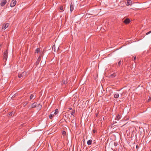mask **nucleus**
I'll return each instance as SVG.
<instances>
[{"label":"nucleus","mask_w":151,"mask_h":151,"mask_svg":"<svg viewBox=\"0 0 151 151\" xmlns=\"http://www.w3.org/2000/svg\"><path fill=\"white\" fill-rule=\"evenodd\" d=\"M59 9L60 10H63V7L62 6H61L60 7Z\"/></svg>","instance_id":"412c9836"},{"label":"nucleus","mask_w":151,"mask_h":151,"mask_svg":"<svg viewBox=\"0 0 151 151\" xmlns=\"http://www.w3.org/2000/svg\"><path fill=\"white\" fill-rule=\"evenodd\" d=\"M66 134V132L65 131H63L62 132V134L63 135H65Z\"/></svg>","instance_id":"393cba45"},{"label":"nucleus","mask_w":151,"mask_h":151,"mask_svg":"<svg viewBox=\"0 0 151 151\" xmlns=\"http://www.w3.org/2000/svg\"><path fill=\"white\" fill-rule=\"evenodd\" d=\"M36 97L33 94H31L30 96V99H35Z\"/></svg>","instance_id":"ddd939ff"},{"label":"nucleus","mask_w":151,"mask_h":151,"mask_svg":"<svg viewBox=\"0 0 151 151\" xmlns=\"http://www.w3.org/2000/svg\"><path fill=\"white\" fill-rule=\"evenodd\" d=\"M7 50H6L4 53V59L6 60L7 58Z\"/></svg>","instance_id":"423d86ee"},{"label":"nucleus","mask_w":151,"mask_h":151,"mask_svg":"<svg viewBox=\"0 0 151 151\" xmlns=\"http://www.w3.org/2000/svg\"><path fill=\"white\" fill-rule=\"evenodd\" d=\"M74 7V6H73V4H71L70 5V11L71 12H72L73 10Z\"/></svg>","instance_id":"9d476101"},{"label":"nucleus","mask_w":151,"mask_h":151,"mask_svg":"<svg viewBox=\"0 0 151 151\" xmlns=\"http://www.w3.org/2000/svg\"><path fill=\"white\" fill-rule=\"evenodd\" d=\"M58 109H55V112H54V114H55V115H56V114H58Z\"/></svg>","instance_id":"a211bd4d"},{"label":"nucleus","mask_w":151,"mask_h":151,"mask_svg":"<svg viewBox=\"0 0 151 151\" xmlns=\"http://www.w3.org/2000/svg\"><path fill=\"white\" fill-rule=\"evenodd\" d=\"M17 1L16 0H12L11 2L10 6L11 7H13L16 4Z\"/></svg>","instance_id":"7ed1b4c3"},{"label":"nucleus","mask_w":151,"mask_h":151,"mask_svg":"<svg viewBox=\"0 0 151 151\" xmlns=\"http://www.w3.org/2000/svg\"><path fill=\"white\" fill-rule=\"evenodd\" d=\"M133 58H134V60H135L136 59V56H134L133 57Z\"/></svg>","instance_id":"c85d7f7f"},{"label":"nucleus","mask_w":151,"mask_h":151,"mask_svg":"<svg viewBox=\"0 0 151 151\" xmlns=\"http://www.w3.org/2000/svg\"><path fill=\"white\" fill-rule=\"evenodd\" d=\"M92 140H89L87 142V144L88 145H91L92 143Z\"/></svg>","instance_id":"4468645a"},{"label":"nucleus","mask_w":151,"mask_h":151,"mask_svg":"<svg viewBox=\"0 0 151 151\" xmlns=\"http://www.w3.org/2000/svg\"><path fill=\"white\" fill-rule=\"evenodd\" d=\"M38 105L39 106H40V108H41L42 107V105H40L39 104H37V103H34L31 105L32 108H35L37 107V105Z\"/></svg>","instance_id":"f03ea898"},{"label":"nucleus","mask_w":151,"mask_h":151,"mask_svg":"<svg viewBox=\"0 0 151 151\" xmlns=\"http://www.w3.org/2000/svg\"><path fill=\"white\" fill-rule=\"evenodd\" d=\"M14 113V112L12 111L9 114V115L12 116V115H13Z\"/></svg>","instance_id":"6ab92c4d"},{"label":"nucleus","mask_w":151,"mask_h":151,"mask_svg":"<svg viewBox=\"0 0 151 151\" xmlns=\"http://www.w3.org/2000/svg\"><path fill=\"white\" fill-rule=\"evenodd\" d=\"M58 49H59V47H58L57 48V49H55V45L53 46L52 47V50H54L55 52H56L58 50Z\"/></svg>","instance_id":"1a4fd4ad"},{"label":"nucleus","mask_w":151,"mask_h":151,"mask_svg":"<svg viewBox=\"0 0 151 151\" xmlns=\"http://www.w3.org/2000/svg\"><path fill=\"white\" fill-rule=\"evenodd\" d=\"M37 107H38L39 108H40V106H39L38 105H37Z\"/></svg>","instance_id":"c756f323"},{"label":"nucleus","mask_w":151,"mask_h":151,"mask_svg":"<svg viewBox=\"0 0 151 151\" xmlns=\"http://www.w3.org/2000/svg\"><path fill=\"white\" fill-rule=\"evenodd\" d=\"M130 20L128 18L126 19L123 22L126 24H129L130 22Z\"/></svg>","instance_id":"0eeeda50"},{"label":"nucleus","mask_w":151,"mask_h":151,"mask_svg":"<svg viewBox=\"0 0 151 151\" xmlns=\"http://www.w3.org/2000/svg\"><path fill=\"white\" fill-rule=\"evenodd\" d=\"M54 114H55L54 112H52L51 114L49 115V118L50 119H52L54 116Z\"/></svg>","instance_id":"f8f14e48"},{"label":"nucleus","mask_w":151,"mask_h":151,"mask_svg":"<svg viewBox=\"0 0 151 151\" xmlns=\"http://www.w3.org/2000/svg\"><path fill=\"white\" fill-rule=\"evenodd\" d=\"M121 117V116L120 115L118 114L117 116L116 117V119L118 121L120 119Z\"/></svg>","instance_id":"2eb2a0df"},{"label":"nucleus","mask_w":151,"mask_h":151,"mask_svg":"<svg viewBox=\"0 0 151 151\" xmlns=\"http://www.w3.org/2000/svg\"><path fill=\"white\" fill-rule=\"evenodd\" d=\"M27 75V73L26 72H24L21 73H19L18 75V77L19 78L22 77L23 78L26 76Z\"/></svg>","instance_id":"f257e3e1"},{"label":"nucleus","mask_w":151,"mask_h":151,"mask_svg":"<svg viewBox=\"0 0 151 151\" xmlns=\"http://www.w3.org/2000/svg\"><path fill=\"white\" fill-rule=\"evenodd\" d=\"M93 133H94L96 132V131L95 130H93Z\"/></svg>","instance_id":"cd10ccee"},{"label":"nucleus","mask_w":151,"mask_h":151,"mask_svg":"<svg viewBox=\"0 0 151 151\" xmlns=\"http://www.w3.org/2000/svg\"><path fill=\"white\" fill-rule=\"evenodd\" d=\"M138 147V145H137L136 146V147L137 148V147Z\"/></svg>","instance_id":"7c9ffc66"},{"label":"nucleus","mask_w":151,"mask_h":151,"mask_svg":"<svg viewBox=\"0 0 151 151\" xmlns=\"http://www.w3.org/2000/svg\"><path fill=\"white\" fill-rule=\"evenodd\" d=\"M132 3V1L131 0H128L127 1V6H129V5H131Z\"/></svg>","instance_id":"9b49d317"},{"label":"nucleus","mask_w":151,"mask_h":151,"mask_svg":"<svg viewBox=\"0 0 151 151\" xmlns=\"http://www.w3.org/2000/svg\"><path fill=\"white\" fill-rule=\"evenodd\" d=\"M150 100H151V97H150L148 100V102Z\"/></svg>","instance_id":"bb28decb"},{"label":"nucleus","mask_w":151,"mask_h":151,"mask_svg":"<svg viewBox=\"0 0 151 151\" xmlns=\"http://www.w3.org/2000/svg\"><path fill=\"white\" fill-rule=\"evenodd\" d=\"M151 33V31H150L146 34V35H147Z\"/></svg>","instance_id":"5701e85b"},{"label":"nucleus","mask_w":151,"mask_h":151,"mask_svg":"<svg viewBox=\"0 0 151 151\" xmlns=\"http://www.w3.org/2000/svg\"><path fill=\"white\" fill-rule=\"evenodd\" d=\"M63 83L65 84L67 83V80H65L64 81H63Z\"/></svg>","instance_id":"b1692460"},{"label":"nucleus","mask_w":151,"mask_h":151,"mask_svg":"<svg viewBox=\"0 0 151 151\" xmlns=\"http://www.w3.org/2000/svg\"><path fill=\"white\" fill-rule=\"evenodd\" d=\"M116 74L115 73L111 75V77L112 78L114 77L115 76Z\"/></svg>","instance_id":"aec40b11"},{"label":"nucleus","mask_w":151,"mask_h":151,"mask_svg":"<svg viewBox=\"0 0 151 151\" xmlns=\"http://www.w3.org/2000/svg\"><path fill=\"white\" fill-rule=\"evenodd\" d=\"M41 56H40L38 58L36 61V64H39V62H40V61L41 60Z\"/></svg>","instance_id":"6e6552de"},{"label":"nucleus","mask_w":151,"mask_h":151,"mask_svg":"<svg viewBox=\"0 0 151 151\" xmlns=\"http://www.w3.org/2000/svg\"><path fill=\"white\" fill-rule=\"evenodd\" d=\"M74 113H75V111H73L71 113V114L72 115H73V116H74Z\"/></svg>","instance_id":"4be33fe9"},{"label":"nucleus","mask_w":151,"mask_h":151,"mask_svg":"<svg viewBox=\"0 0 151 151\" xmlns=\"http://www.w3.org/2000/svg\"><path fill=\"white\" fill-rule=\"evenodd\" d=\"M121 61H120L119 62H118V65L119 66L120 65V64H121Z\"/></svg>","instance_id":"a878e982"},{"label":"nucleus","mask_w":151,"mask_h":151,"mask_svg":"<svg viewBox=\"0 0 151 151\" xmlns=\"http://www.w3.org/2000/svg\"><path fill=\"white\" fill-rule=\"evenodd\" d=\"M119 94L118 93H116L114 95V97L115 98H118L119 97Z\"/></svg>","instance_id":"dca6fc26"},{"label":"nucleus","mask_w":151,"mask_h":151,"mask_svg":"<svg viewBox=\"0 0 151 151\" xmlns=\"http://www.w3.org/2000/svg\"><path fill=\"white\" fill-rule=\"evenodd\" d=\"M40 51V49L39 48H38L37 49H36V53H39Z\"/></svg>","instance_id":"f3484780"},{"label":"nucleus","mask_w":151,"mask_h":151,"mask_svg":"<svg viewBox=\"0 0 151 151\" xmlns=\"http://www.w3.org/2000/svg\"><path fill=\"white\" fill-rule=\"evenodd\" d=\"M7 2L6 0H2L0 3V5L3 6H4Z\"/></svg>","instance_id":"39448f33"},{"label":"nucleus","mask_w":151,"mask_h":151,"mask_svg":"<svg viewBox=\"0 0 151 151\" xmlns=\"http://www.w3.org/2000/svg\"><path fill=\"white\" fill-rule=\"evenodd\" d=\"M9 26V24L8 23H4L2 26V29H5L6 28Z\"/></svg>","instance_id":"20e7f679"}]
</instances>
